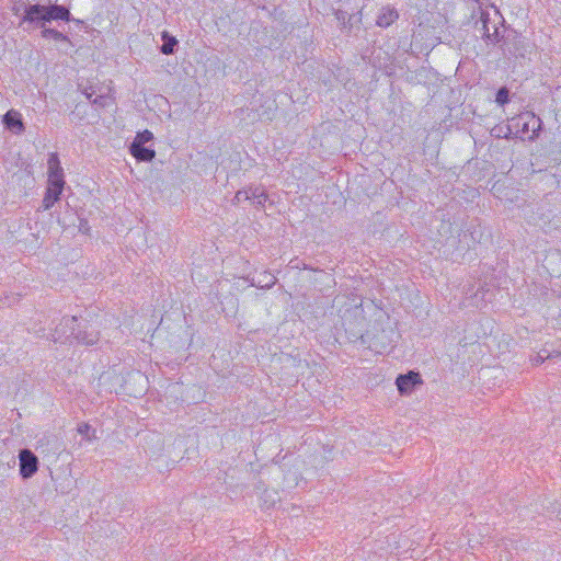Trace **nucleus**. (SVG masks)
Segmentation results:
<instances>
[{
  "label": "nucleus",
  "instance_id": "20e7f679",
  "mask_svg": "<svg viewBox=\"0 0 561 561\" xmlns=\"http://www.w3.org/2000/svg\"><path fill=\"white\" fill-rule=\"evenodd\" d=\"M423 380L421 375L415 371H409L404 375H399L396 379V385L400 394H410L415 386L422 385Z\"/></svg>",
  "mask_w": 561,
  "mask_h": 561
},
{
  "label": "nucleus",
  "instance_id": "9d476101",
  "mask_svg": "<svg viewBox=\"0 0 561 561\" xmlns=\"http://www.w3.org/2000/svg\"><path fill=\"white\" fill-rule=\"evenodd\" d=\"M130 152L138 161L149 162L156 157L154 150L138 144H131Z\"/></svg>",
  "mask_w": 561,
  "mask_h": 561
},
{
  "label": "nucleus",
  "instance_id": "4468645a",
  "mask_svg": "<svg viewBox=\"0 0 561 561\" xmlns=\"http://www.w3.org/2000/svg\"><path fill=\"white\" fill-rule=\"evenodd\" d=\"M163 44L160 48L161 53L164 55H171L174 53V47L178 45V41L175 37L170 36L167 32L162 34Z\"/></svg>",
  "mask_w": 561,
  "mask_h": 561
},
{
  "label": "nucleus",
  "instance_id": "6e6552de",
  "mask_svg": "<svg viewBox=\"0 0 561 561\" xmlns=\"http://www.w3.org/2000/svg\"><path fill=\"white\" fill-rule=\"evenodd\" d=\"M64 186L58 185H50L48 183L44 198H43V208L45 210H48L53 207V205L60 198V195L62 193Z\"/></svg>",
  "mask_w": 561,
  "mask_h": 561
},
{
  "label": "nucleus",
  "instance_id": "412c9836",
  "mask_svg": "<svg viewBox=\"0 0 561 561\" xmlns=\"http://www.w3.org/2000/svg\"><path fill=\"white\" fill-rule=\"evenodd\" d=\"M531 121H533V131H534V135L531 136V138H534V136H537L536 130L540 129V121L535 119V117H531Z\"/></svg>",
  "mask_w": 561,
  "mask_h": 561
},
{
  "label": "nucleus",
  "instance_id": "393cba45",
  "mask_svg": "<svg viewBox=\"0 0 561 561\" xmlns=\"http://www.w3.org/2000/svg\"><path fill=\"white\" fill-rule=\"evenodd\" d=\"M91 101H92L93 103H95V104H98V103H100V104H101V102L99 101V99H98V98H95V99H93V100H91Z\"/></svg>",
  "mask_w": 561,
  "mask_h": 561
},
{
  "label": "nucleus",
  "instance_id": "7ed1b4c3",
  "mask_svg": "<svg viewBox=\"0 0 561 561\" xmlns=\"http://www.w3.org/2000/svg\"><path fill=\"white\" fill-rule=\"evenodd\" d=\"M71 334L78 343L83 345H94L100 339L99 330L91 323L78 325V329L72 330Z\"/></svg>",
  "mask_w": 561,
  "mask_h": 561
},
{
  "label": "nucleus",
  "instance_id": "1a4fd4ad",
  "mask_svg": "<svg viewBox=\"0 0 561 561\" xmlns=\"http://www.w3.org/2000/svg\"><path fill=\"white\" fill-rule=\"evenodd\" d=\"M47 9V21L50 22L51 20H62L66 22H69L71 20L70 12L66 7L58 5V4H51L46 5Z\"/></svg>",
  "mask_w": 561,
  "mask_h": 561
},
{
  "label": "nucleus",
  "instance_id": "6ab92c4d",
  "mask_svg": "<svg viewBox=\"0 0 561 561\" xmlns=\"http://www.w3.org/2000/svg\"><path fill=\"white\" fill-rule=\"evenodd\" d=\"M547 359V355L537 354L535 357L531 358V364L534 366L541 365Z\"/></svg>",
  "mask_w": 561,
  "mask_h": 561
},
{
  "label": "nucleus",
  "instance_id": "423d86ee",
  "mask_svg": "<svg viewBox=\"0 0 561 561\" xmlns=\"http://www.w3.org/2000/svg\"><path fill=\"white\" fill-rule=\"evenodd\" d=\"M77 322V317H64L60 321V323L55 328L54 332L51 333V340L54 342H60L64 339L73 337L71 334L72 330H77L75 328V324Z\"/></svg>",
  "mask_w": 561,
  "mask_h": 561
},
{
  "label": "nucleus",
  "instance_id": "2eb2a0df",
  "mask_svg": "<svg viewBox=\"0 0 561 561\" xmlns=\"http://www.w3.org/2000/svg\"><path fill=\"white\" fill-rule=\"evenodd\" d=\"M41 33L44 38H53L57 42H69V37L67 35L54 28H47L44 26Z\"/></svg>",
  "mask_w": 561,
  "mask_h": 561
},
{
  "label": "nucleus",
  "instance_id": "39448f33",
  "mask_svg": "<svg viewBox=\"0 0 561 561\" xmlns=\"http://www.w3.org/2000/svg\"><path fill=\"white\" fill-rule=\"evenodd\" d=\"M48 167V183L50 185H58L65 186V179H64V169L60 164L59 157L56 152H53L48 157L47 161Z\"/></svg>",
  "mask_w": 561,
  "mask_h": 561
},
{
  "label": "nucleus",
  "instance_id": "5701e85b",
  "mask_svg": "<svg viewBox=\"0 0 561 561\" xmlns=\"http://www.w3.org/2000/svg\"><path fill=\"white\" fill-rule=\"evenodd\" d=\"M483 28H484V33H483V35H484L485 37H488L489 39H491V38H492V35L489 33V28L486 27V23H485V21L483 22Z\"/></svg>",
  "mask_w": 561,
  "mask_h": 561
},
{
  "label": "nucleus",
  "instance_id": "4be33fe9",
  "mask_svg": "<svg viewBox=\"0 0 561 561\" xmlns=\"http://www.w3.org/2000/svg\"><path fill=\"white\" fill-rule=\"evenodd\" d=\"M546 355H547V359L548 358H557V357L561 356V350H554L550 353H547Z\"/></svg>",
  "mask_w": 561,
  "mask_h": 561
},
{
  "label": "nucleus",
  "instance_id": "dca6fc26",
  "mask_svg": "<svg viewBox=\"0 0 561 561\" xmlns=\"http://www.w3.org/2000/svg\"><path fill=\"white\" fill-rule=\"evenodd\" d=\"M152 138H153V135L151 131L144 130V131L137 134L133 144H138V145L145 146V144L149 142Z\"/></svg>",
  "mask_w": 561,
  "mask_h": 561
},
{
  "label": "nucleus",
  "instance_id": "0eeeda50",
  "mask_svg": "<svg viewBox=\"0 0 561 561\" xmlns=\"http://www.w3.org/2000/svg\"><path fill=\"white\" fill-rule=\"evenodd\" d=\"M4 126L15 134L24 131V124L19 112L9 111L3 116Z\"/></svg>",
  "mask_w": 561,
  "mask_h": 561
},
{
  "label": "nucleus",
  "instance_id": "b1692460",
  "mask_svg": "<svg viewBox=\"0 0 561 561\" xmlns=\"http://www.w3.org/2000/svg\"><path fill=\"white\" fill-rule=\"evenodd\" d=\"M528 125H529V124H528L527 122H525V123L523 124V131H525V133H526V131L528 130Z\"/></svg>",
  "mask_w": 561,
  "mask_h": 561
},
{
  "label": "nucleus",
  "instance_id": "f3484780",
  "mask_svg": "<svg viewBox=\"0 0 561 561\" xmlns=\"http://www.w3.org/2000/svg\"><path fill=\"white\" fill-rule=\"evenodd\" d=\"M242 201H249V191H248V187L247 188H243V190H239L233 199H232V204L233 205H239Z\"/></svg>",
  "mask_w": 561,
  "mask_h": 561
},
{
  "label": "nucleus",
  "instance_id": "f8f14e48",
  "mask_svg": "<svg viewBox=\"0 0 561 561\" xmlns=\"http://www.w3.org/2000/svg\"><path fill=\"white\" fill-rule=\"evenodd\" d=\"M249 201L253 202L257 207H264L268 196L260 186H249Z\"/></svg>",
  "mask_w": 561,
  "mask_h": 561
},
{
  "label": "nucleus",
  "instance_id": "f257e3e1",
  "mask_svg": "<svg viewBox=\"0 0 561 561\" xmlns=\"http://www.w3.org/2000/svg\"><path fill=\"white\" fill-rule=\"evenodd\" d=\"M47 9L46 5L42 4H28L24 9V14L20 22V25H26L24 30L31 31L35 27L43 28L47 21Z\"/></svg>",
  "mask_w": 561,
  "mask_h": 561
},
{
  "label": "nucleus",
  "instance_id": "a878e982",
  "mask_svg": "<svg viewBox=\"0 0 561 561\" xmlns=\"http://www.w3.org/2000/svg\"><path fill=\"white\" fill-rule=\"evenodd\" d=\"M82 229H85V226L83 225V222H81V225H80V230H82Z\"/></svg>",
  "mask_w": 561,
  "mask_h": 561
},
{
  "label": "nucleus",
  "instance_id": "a211bd4d",
  "mask_svg": "<svg viewBox=\"0 0 561 561\" xmlns=\"http://www.w3.org/2000/svg\"><path fill=\"white\" fill-rule=\"evenodd\" d=\"M508 90L506 88H501L497 93H496V103H499L500 105H504L508 102Z\"/></svg>",
  "mask_w": 561,
  "mask_h": 561
},
{
  "label": "nucleus",
  "instance_id": "aec40b11",
  "mask_svg": "<svg viewBox=\"0 0 561 561\" xmlns=\"http://www.w3.org/2000/svg\"><path fill=\"white\" fill-rule=\"evenodd\" d=\"M89 431H90V425L89 424H87V423L79 424V426H78V433L79 434L85 436V435H88Z\"/></svg>",
  "mask_w": 561,
  "mask_h": 561
},
{
  "label": "nucleus",
  "instance_id": "ddd939ff",
  "mask_svg": "<svg viewBox=\"0 0 561 561\" xmlns=\"http://www.w3.org/2000/svg\"><path fill=\"white\" fill-rule=\"evenodd\" d=\"M276 277L267 271L262 272L257 279L252 278L250 282L251 286L260 288H271L275 285Z\"/></svg>",
  "mask_w": 561,
  "mask_h": 561
},
{
  "label": "nucleus",
  "instance_id": "f03ea898",
  "mask_svg": "<svg viewBox=\"0 0 561 561\" xmlns=\"http://www.w3.org/2000/svg\"><path fill=\"white\" fill-rule=\"evenodd\" d=\"M20 474L23 479H30L38 470V459L30 449H22L19 454Z\"/></svg>",
  "mask_w": 561,
  "mask_h": 561
},
{
  "label": "nucleus",
  "instance_id": "9b49d317",
  "mask_svg": "<svg viewBox=\"0 0 561 561\" xmlns=\"http://www.w3.org/2000/svg\"><path fill=\"white\" fill-rule=\"evenodd\" d=\"M399 18L398 12L393 8H382L377 18V25L387 27L391 25Z\"/></svg>",
  "mask_w": 561,
  "mask_h": 561
}]
</instances>
